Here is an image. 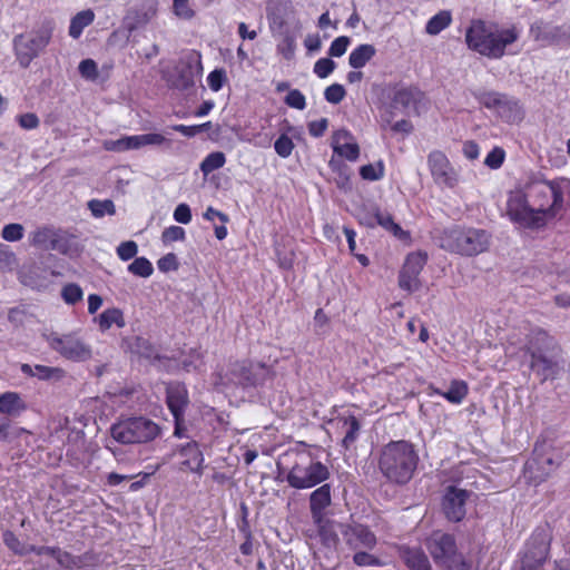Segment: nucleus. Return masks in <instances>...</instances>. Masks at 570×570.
Masks as SVG:
<instances>
[{"label": "nucleus", "mask_w": 570, "mask_h": 570, "mask_svg": "<svg viewBox=\"0 0 570 570\" xmlns=\"http://www.w3.org/2000/svg\"><path fill=\"white\" fill-rule=\"evenodd\" d=\"M570 203V179H547L542 173H531L523 185L509 193L507 214L513 223L529 229L543 228L557 218Z\"/></svg>", "instance_id": "nucleus-1"}, {"label": "nucleus", "mask_w": 570, "mask_h": 570, "mask_svg": "<svg viewBox=\"0 0 570 570\" xmlns=\"http://www.w3.org/2000/svg\"><path fill=\"white\" fill-rule=\"evenodd\" d=\"M520 38V29L512 24L501 27L497 22L473 19L465 30L468 48L489 59H501L508 47Z\"/></svg>", "instance_id": "nucleus-2"}, {"label": "nucleus", "mask_w": 570, "mask_h": 570, "mask_svg": "<svg viewBox=\"0 0 570 570\" xmlns=\"http://www.w3.org/2000/svg\"><path fill=\"white\" fill-rule=\"evenodd\" d=\"M523 348L531 357V370L542 381L553 380L558 376L561 370L558 360L561 347L548 331L539 326L532 327L525 335Z\"/></svg>", "instance_id": "nucleus-3"}, {"label": "nucleus", "mask_w": 570, "mask_h": 570, "mask_svg": "<svg viewBox=\"0 0 570 570\" xmlns=\"http://www.w3.org/2000/svg\"><path fill=\"white\" fill-rule=\"evenodd\" d=\"M419 460V454L411 442L391 441L381 449L377 465L389 482L403 485L413 478Z\"/></svg>", "instance_id": "nucleus-4"}, {"label": "nucleus", "mask_w": 570, "mask_h": 570, "mask_svg": "<svg viewBox=\"0 0 570 570\" xmlns=\"http://www.w3.org/2000/svg\"><path fill=\"white\" fill-rule=\"evenodd\" d=\"M490 238L484 229L454 227L443 232L441 247L462 256H475L488 250Z\"/></svg>", "instance_id": "nucleus-5"}, {"label": "nucleus", "mask_w": 570, "mask_h": 570, "mask_svg": "<svg viewBox=\"0 0 570 570\" xmlns=\"http://www.w3.org/2000/svg\"><path fill=\"white\" fill-rule=\"evenodd\" d=\"M160 426L146 416H132L112 424L110 434L121 444H141L160 435Z\"/></svg>", "instance_id": "nucleus-6"}, {"label": "nucleus", "mask_w": 570, "mask_h": 570, "mask_svg": "<svg viewBox=\"0 0 570 570\" xmlns=\"http://www.w3.org/2000/svg\"><path fill=\"white\" fill-rule=\"evenodd\" d=\"M50 22L43 23L38 29L14 36L12 40L16 59L22 68H28L49 45L52 37Z\"/></svg>", "instance_id": "nucleus-7"}, {"label": "nucleus", "mask_w": 570, "mask_h": 570, "mask_svg": "<svg viewBox=\"0 0 570 570\" xmlns=\"http://www.w3.org/2000/svg\"><path fill=\"white\" fill-rule=\"evenodd\" d=\"M48 346L62 358L75 363H83L92 357L91 345L88 344L77 332L43 334Z\"/></svg>", "instance_id": "nucleus-8"}, {"label": "nucleus", "mask_w": 570, "mask_h": 570, "mask_svg": "<svg viewBox=\"0 0 570 570\" xmlns=\"http://www.w3.org/2000/svg\"><path fill=\"white\" fill-rule=\"evenodd\" d=\"M330 476L326 465L315 461L309 454H301L289 470L286 481L289 487L298 490L313 488Z\"/></svg>", "instance_id": "nucleus-9"}, {"label": "nucleus", "mask_w": 570, "mask_h": 570, "mask_svg": "<svg viewBox=\"0 0 570 570\" xmlns=\"http://www.w3.org/2000/svg\"><path fill=\"white\" fill-rule=\"evenodd\" d=\"M426 548L429 549L433 560L436 564L442 566L449 570H463L465 567L464 559L458 552L454 537L441 531L433 532L426 540Z\"/></svg>", "instance_id": "nucleus-10"}, {"label": "nucleus", "mask_w": 570, "mask_h": 570, "mask_svg": "<svg viewBox=\"0 0 570 570\" xmlns=\"http://www.w3.org/2000/svg\"><path fill=\"white\" fill-rule=\"evenodd\" d=\"M274 376V370L261 362L237 361L229 368V380L244 389L262 386Z\"/></svg>", "instance_id": "nucleus-11"}, {"label": "nucleus", "mask_w": 570, "mask_h": 570, "mask_svg": "<svg viewBox=\"0 0 570 570\" xmlns=\"http://www.w3.org/2000/svg\"><path fill=\"white\" fill-rule=\"evenodd\" d=\"M343 541L352 550H372L377 539L375 533L367 527L361 523H340L337 525Z\"/></svg>", "instance_id": "nucleus-12"}, {"label": "nucleus", "mask_w": 570, "mask_h": 570, "mask_svg": "<svg viewBox=\"0 0 570 570\" xmlns=\"http://www.w3.org/2000/svg\"><path fill=\"white\" fill-rule=\"evenodd\" d=\"M478 101L488 109H495L500 117L509 122L521 119V110L517 101L495 91H482L475 95Z\"/></svg>", "instance_id": "nucleus-13"}, {"label": "nucleus", "mask_w": 570, "mask_h": 570, "mask_svg": "<svg viewBox=\"0 0 570 570\" xmlns=\"http://www.w3.org/2000/svg\"><path fill=\"white\" fill-rule=\"evenodd\" d=\"M428 256L423 253H411L406 256L405 263L399 274V286L407 293L421 288L420 274L426 264Z\"/></svg>", "instance_id": "nucleus-14"}, {"label": "nucleus", "mask_w": 570, "mask_h": 570, "mask_svg": "<svg viewBox=\"0 0 570 570\" xmlns=\"http://www.w3.org/2000/svg\"><path fill=\"white\" fill-rule=\"evenodd\" d=\"M428 165L436 185L448 188H454L458 185L459 175L444 153L440 150L430 153Z\"/></svg>", "instance_id": "nucleus-15"}, {"label": "nucleus", "mask_w": 570, "mask_h": 570, "mask_svg": "<svg viewBox=\"0 0 570 570\" xmlns=\"http://www.w3.org/2000/svg\"><path fill=\"white\" fill-rule=\"evenodd\" d=\"M530 36L541 46H559L570 42V29L556 26L543 20H537L530 26Z\"/></svg>", "instance_id": "nucleus-16"}, {"label": "nucleus", "mask_w": 570, "mask_h": 570, "mask_svg": "<svg viewBox=\"0 0 570 570\" xmlns=\"http://www.w3.org/2000/svg\"><path fill=\"white\" fill-rule=\"evenodd\" d=\"M176 71L177 77L174 80L175 88L179 90L193 88L203 72L200 56L198 53L186 56L176 67Z\"/></svg>", "instance_id": "nucleus-17"}, {"label": "nucleus", "mask_w": 570, "mask_h": 570, "mask_svg": "<svg viewBox=\"0 0 570 570\" xmlns=\"http://www.w3.org/2000/svg\"><path fill=\"white\" fill-rule=\"evenodd\" d=\"M468 497L466 490L453 485L446 488L442 500V509L450 521L459 522L464 518Z\"/></svg>", "instance_id": "nucleus-18"}, {"label": "nucleus", "mask_w": 570, "mask_h": 570, "mask_svg": "<svg viewBox=\"0 0 570 570\" xmlns=\"http://www.w3.org/2000/svg\"><path fill=\"white\" fill-rule=\"evenodd\" d=\"M166 402L175 420H181L189 403L185 384L174 382L166 389Z\"/></svg>", "instance_id": "nucleus-19"}, {"label": "nucleus", "mask_w": 570, "mask_h": 570, "mask_svg": "<svg viewBox=\"0 0 570 570\" xmlns=\"http://www.w3.org/2000/svg\"><path fill=\"white\" fill-rule=\"evenodd\" d=\"M333 150L341 157L350 161H355L360 156V147L354 141L350 131L345 129L337 130L333 136Z\"/></svg>", "instance_id": "nucleus-20"}, {"label": "nucleus", "mask_w": 570, "mask_h": 570, "mask_svg": "<svg viewBox=\"0 0 570 570\" xmlns=\"http://www.w3.org/2000/svg\"><path fill=\"white\" fill-rule=\"evenodd\" d=\"M399 556L410 570H431L429 558L421 548L402 546Z\"/></svg>", "instance_id": "nucleus-21"}, {"label": "nucleus", "mask_w": 570, "mask_h": 570, "mask_svg": "<svg viewBox=\"0 0 570 570\" xmlns=\"http://www.w3.org/2000/svg\"><path fill=\"white\" fill-rule=\"evenodd\" d=\"M21 372L27 376L37 377L41 381H61L66 376V371L57 366H47L37 364L35 366L30 364H21Z\"/></svg>", "instance_id": "nucleus-22"}, {"label": "nucleus", "mask_w": 570, "mask_h": 570, "mask_svg": "<svg viewBox=\"0 0 570 570\" xmlns=\"http://www.w3.org/2000/svg\"><path fill=\"white\" fill-rule=\"evenodd\" d=\"M180 454L186 459L181 462L183 469L191 472L202 473L204 455L199 450L198 443L193 441L180 448Z\"/></svg>", "instance_id": "nucleus-23"}, {"label": "nucleus", "mask_w": 570, "mask_h": 570, "mask_svg": "<svg viewBox=\"0 0 570 570\" xmlns=\"http://www.w3.org/2000/svg\"><path fill=\"white\" fill-rule=\"evenodd\" d=\"M331 504V487L323 484L309 495V508L314 520H321L323 511Z\"/></svg>", "instance_id": "nucleus-24"}, {"label": "nucleus", "mask_w": 570, "mask_h": 570, "mask_svg": "<svg viewBox=\"0 0 570 570\" xmlns=\"http://www.w3.org/2000/svg\"><path fill=\"white\" fill-rule=\"evenodd\" d=\"M317 525L318 535L321 538L322 543L328 548H335L340 541L338 533L340 530L337 525L340 522H335L332 520L324 519L314 520Z\"/></svg>", "instance_id": "nucleus-25"}, {"label": "nucleus", "mask_w": 570, "mask_h": 570, "mask_svg": "<svg viewBox=\"0 0 570 570\" xmlns=\"http://www.w3.org/2000/svg\"><path fill=\"white\" fill-rule=\"evenodd\" d=\"M338 422L342 423V431L344 432V436L342 439V446L345 450L351 449L354 443L356 442L361 424L356 416L348 415V416H342L338 419Z\"/></svg>", "instance_id": "nucleus-26"}, {"label": "nucleus", "mask_w": 570, "mask_h": 570, "mask_svg": "<svg viewBox=\"0 0 570 570\" xmlns=\"http://www.w3.org/2000/svg\"><path fill=\"white\" fill-rule=\"evenodd\" d=\"M27 404L16 392H6L0 395V413L18 416L26 411Z\"/></svg>", "instance_id": "nucleus-27"}, {"label": "nucleus", "mask_w": 570, "mask_h": 570, "mask_svg": "<svg viewBox=\"0 0 570 570\" xmlns=\"http://www.w3.org/2000/svg\"><path fill=\"white\" fill-rule=\"evenodd\" d=\"M376 55V48L370 43H362L354 48L348 56V65L354 69L363 68Z\"/></svg>", "instance_id": "nucleus-28"}, {"label": "nucleus", "mask_w": 570, "mask_h": 570, "mask_svg": "<svg viewBox=\"0 0 570 570\" xmlns=\"http://www.w3.org/2000/svg\"><path fill=\"white\" fill-rule=\"evenodd\" d=\"M422 96V91L416 87H401L394 91L392 100L395 106L409 108L419 102Z\"/></svg>", "instance_id": "nucleus-29"}, {"label": "nucleus", "mask_w": 570, "mask_h": 570, "mask_svg": "<svg viewBox=\"0 0 570 570\" xmlns=\"http://www.w3.org/2000/svg\"><path fill=\"white\" fill-rule=\"evenodd\" d=\"M98 325L102 332L108 331L112 325H116L119 328L125 327L126 321L122 311L117 307L105 309L98 316Z\"/></svg>", "instance_id": "nucleus-30"}, {"label": "nucleus", "mask_w": 570, "mask_h": 570, "mask_svg": "<svg viewBox=\"0 0 570 570\" xmlns=\"http://www.w3.org/2000/svg\"><path fill=\"white\" fill-rule=\"evenodd\" d=\"M376 225L382 226L384 229L391 232L397 236L403 233L399 224L393 220V217L389 213L381 212L377 207L373 208V218L366 222V226L374 227Z\"/></svg>", "instance_id": "nucleus-31"}, {"label": "nucleus", "mask_w": 570, "mask_h": 570, "mask_svg": "<svg viewBox=\"0 0 570 570\" xmlns=\"http://www.w3.org/2000/svg\"><path fill=\"white\" fill-rule=\"evenodd\" d=\"M95 20V13L91 9L82 10L72 17L69 26V36L78 39L83 29L91 24Z\"/></svg>", "instance_id": "nucleus-32"}, {"label": "nucleus", "mask_w": 570, "mask_h": 570, "mask_svg": "<svg viewBox=\"0 0 570 570\" xmlns=\"http://www.w3.org/2000/svg\"><path fill=\"white\" fill-rule=\"evenodd\" d=\"M549 551V543L542 540L534 551H528L522 561L523 567L535 570L546 561Z\"/></svg>", "instance_id": "nucleus-33"}, {"label": "nucleus", "mask_w": 570, "mask_h": 570, "mask_svg": "<svg viewBox=\"0 0 570 570\" xmlns=\"http://www.w3.org/2000/svg\"><path fill=\"white\" fill-rule=\"evenodd\" d=\"M452 22L451 12L443 10L433 16L425 26L426 33L431 36L439 35L442 30L448 28Z\"/></svg>", "instance_id": "nucleus-34"}, {"label": "nucleus", "mask_w": 570, "mask_h": 570, "mask_svg": "<svg viewBox=\"0 0 570 570\" xmlns=\"http://www.w3.org/2000/svg\"><path fill=\"white\" fill-rule=\"evenodd\" d=\"M444 399L453 404H460L468 394V385L463 381H452L446 392H439Z\"/></svg>", "instance_id": "nucleus-35"}, {"label": "nucleus", "mask_w": 570, "mask_h": 570, "mask_svg": "<svg viewBox=\"0 0 570 570\" xmlns=\"http://www.w3.org/2000/svg\"><path fill=\"white\" fill-rule=\"evenodd\" d=\"M88 208L90 209L92 216L97 218H101L105 215H115L116 206L111 199H91L88 202Z\"/></svg>", "instance_id": "nucleus-36"}, {"label": "nucleus", "mask_w": 570, "mask_h": 570, "mask_svg": "<svg viewBox=\"0 0 570 570\" xmlns=\"http://www.w3.org/2000/svg\"><path fill=\"white\" fill-rule=\"evenodd\" d=\"M226 163V157L222 151L210 153L200 164V170L204 175H208L214 170L222 168Z\"/></svg>", "instance_id": "nucleus-37"}, {"label": "nucleus", "mask_w": 570, "mask_h": 570, "mask_svg": "<svg viewBox=\"0 0 570 570\" xmlns=\"http://www.w3.org/2000/svg\"><path fill=\"white\" fill-rule=\"evenodd\" d=\"M541 463H547L549 465H552L553 461H552V459L547 458V459H543L542 461L532 460V461L527 462V464H525V471H527V473H529V479L534 484H539L542 481H544L551 471V469H550L547 472L535 473V471L539 470V465Z\"/></svg>", "instance_id": "nucleus-38"}, {"label": "nucleus", "mask_w": 570, "mask_h": 570, "mask_svg": "<svg viewBox=\"0 0 570 570\" xmlns=\"http://www.w3.org/2000/svg\"><path fill=\"white\" fill-rule=\"evenodd\" d=\"M128 272L135 276L147 278L154 273V267L146 257H137L128 265Z\"/></svg>", "instance_id": "nucleus-39"}, {"label": "nucleus", "mask_w": 570, "mask_h": 570, "mask_svg": "<svg viewBox=\"0 0 570 570\" xmlns=\"http://www.w3.org/2000/svg\"><path fill=\"white\" fill-rule=\"evenodd\" d=\"M61 297L65 303L75 305L76 303L82 301L83 292L78 284L69 283L62 287Z\"/></svg>", "instance_id": "nucleus-40"}, {"label": "nucleus", "mask_w": 570, "mask_h": 570, "mask_svg": "<svg viewBox=\"0 0 570 570\" xmlns=\"http://www.w3.org/2000/svg\"><path fill=\"white\" fill-rule=\"evenodd\" d=\"M360 175L365 180H380L384 176V166L382 161H379L376 166L372 164L364 165L360 168Z\"/></svg>", "instance_id": "nucleus-41"}, {"label": "nucleus", "mask_w": 570, "mask_h": 570, "mask_svg": "<svg viewBox=\"0 0 570 570\" xmlns=\"http://www.w3.org/2000/svg\"><path fill=\"white\" fill-rule=\"evenodd\" d=\"M295 145L291 137L282 134L275 141L274 148L276 154L282 158H287L292 155Z\"/></svg>", "instance_id": "nucleus-42"}, {"label": "nucleus", "mask_w": 570, "mask_h": 570, "mask_svg": "<svg viewBox=\"0 0 570 570\" xmlns=\"http://www.w3.org/2000/svg\"><path fill=\"white\" fill-rule=\"evenodd\" d=\"M365 550L366 549L356 550V552L353 557V561L356 566H358V567H380V566H382V562L377 557L366 552Z\"/></svg>", "instance_id": "nucleus-43"}, {"label": "nucleus", "mask_w": 570, "mask_h": 570, "mask_svg": "<svg viewBox=\"0 0 570 570\" xmlns=\"http://www.w3.org/2000/svg\"><path fill=\"white\" fill-rule=\"evenodd\" d=\"M24 228L21 224L12 223L2 228L1 236L7 242H18L23 237Z\"/></svg>", "instance_id": "nucleus-44"}, {"label": "nucleus", "mask_w": 570, "mask_h": 570, "mask_svg": "<svg viewBox=\"0 0 570 570\" xmlns=\"http://www.w3.org/2000/svg\"><path fill=\"white\" fill-rule=\"evenodd\" d=\"M346 95L345 88L340 83L328 86L324 91V97L327 102L337 105Z\"/></svg>", "instance_id": "nucleus-45"}, {"label": "nucleus", "mask_w": 570, "mask_h": 570, "mask_svg": "<svg viewBox=\"0 0 570 570\" xmlns=\"http://www.w3.org/2000/svg\"><path fill=\"white\" fill-rule=\"evenodd\" d=\"M351 43V39L347 36H340L335 38L328 49V56L330 57H342L346 50L347 47Z\"/></svg>", "instance_id": "nucleus-46"}, {"label": "nucleus", "mask_w": 570, "mask_h": 570, "mask_svg": "<svg viewBox=\"0 0 570 570\" xmlns=\"http://www.w3.org/2000/svg\"><path fill=\"white\" fill-rule=\"evenodd\" d=\"M134 348H135L136 353H138L140 356H144L146 358L157 357L155 347L151 345V343L148 340H146L144 337L136 338Z\"/></svg>", "instance_id": "nucleus-47"}, {"label": "nucleus", "mask_w": 570, "mask_h": 570, "mask_svg": "<svg viewBox=\"0 0 570 570\" xmlns=\"http://www.w3.org/2000/svg\"><path fill=\"white\" fill-rule=\"evenodd\" d=\"M4 544L16 554L26 556L24 543H22L12 531L3 533Z\"/></svg>", "instance_id": "nucleus-48"}, {"label": "nucleus", "mask_w": 570, "mask_h": 570, "mask_svg": "<svg viewBox=\"0 0 570 570\" xmlns=\"http://www.w3.org/2000/svg\"><path fill=\"white\" fill-rule=\"evenodd\" d=\"M335 62L330 58H321L314 65V72L317 77L324 79L328 77L335 69Z\"/></svg>", "instance_id": "nucleus-49"}, {"label": "nucleus", "mask_w": 570, "mask_h": 570, "mask_svg": "<svg viewBox=\"0 0 570 570\" xmlns=\"http://www.w3.org/2000/svg\"><path fill=\"white\" fill-rule=\"evenodd\" d=\"M138 246L134 240H127L119 244L117 255L121 261H129L137 255Z\"/></svg>", "instance_id": "nucleus-50"}, {"label": "nucleus", "mask_w": 570, "mask_h": 570, "mask_svg": "<svg viewBox=\"0 0 570 570\" xmlns=\"http://www.w3.org/2000/svg\"><path fill=\"white\" fill-rule=\"evenodd\" d=\"M285 104L292 108L303 110L306 107V99L298 89H292L285 97Z\"/></svg>", "instance_id": "nucleus-51"}, {"label": "nucleus", "mask_w": 570, "mask_h": 570, "mask_svg": "<svg viewBox=\"0 0 570 570\" xmlns=\"http://www.w3.org/2000/svg\"><path fill=\"white\" fill-rule=\"evenodd\" d=\"M278 51L283 55V57L287 60L292 59L296 49L295 37L292 35H286L282 42L277 47Z\"/></svg>", "instance_id": "nucleus-52"}, {"label": "nucleus", "mask_w": 570, "mask_h": 570, "mask_svg": "<svg viewBox=\"0 0 570 570\" xmlns=\"http://www.w3.org/2000/svg\"><path fill=\"white\" fill-rule=\"evenodd\" d=\"M504 150L495 147L487 155L484 164L492 169L500 168L504 161Z\"/></svg>", "instance_id": "nucleus-53"}, {"label": "nucleus", "mask_w": 570, "mask_h": 570, "mask_svg": "<svg viewBox=\"0 0 570 570\" xmlns=\"http://www.w3.org/2000/svg\"><path fill=\"white\" fill-rule=\"evenodd\" d=\"M80 75L89 80H95L98 77L97 63L92 59H85L79 63Z\"/></svg>", "instance_id": "nucleus-54"}, {"label": "nucleus", "mask_w": 570, "mask_h": 570, "mask_svg": "<svg viewBox=\"0 0 570 570\" xmlns=\"http://www.w3.org/2000/svg\"><path fill=\"white\" fill-rule=\"evenodd\" d=\"M225 81L226 72L224 69H215L207 77L208 86L213 91H219Z\"/></svg>", "instance_id": "nucleus-55"}, {"label": "nucleus", "mask_w": 570, "mask_h": 570, "mask_svg": "<svg viewBox=\"0 0 570 570\" xmlns=\"http://www.w3.org/2000/svg\"><path fill=\"white\" fill-rule=\"evenodd\" d=\"M185 229L179 226H170L164 229L161 239L164 243H173L185 239Z\"/></svg>", "instance_id": "nucleus-56"}, {"label": "nucleus", "mask_w": 570, "mask_h": 570, "mask_svg": "<svg viewBox=\"0 0 570 570\" xmlns=\"http://www.w3.org/2000/svg\"><path fill=\"white\" fill-rule=\"evenodd\" d=\"M178 261L175 254L169 253L158 259L157 266L161 272L176 271L178 268Z\"/></svg>", "instance_id": "nucleus-57"}, {"label": "nucleus", "mask_w": 570, "mask_h": 570, "mask_svg": "<svg viewBox=\"0 0 570 570\" xmlns=\"http://www.w3.org/2000/svg\"><path fill=\"white\" fill-rule=\"evenodd\" d=\"M17 119L20 127L27 130L37 128L40 122L38 116L33 112L19 115Z\"/></svg>", "instance_id": "nucleus-58"}, {"label": "nucleus", "mask_w": 570, "mask_h": 570, "mask_svg": "<svg viewBox=\"0 0 570 570\" xmlns=\"http://www.w3.org/2000/svg\"><path fill=\"white\" fill-rule=\"evenodd\" d=\"M174 219L180 224H188L191 220V212L187 204H179L174 210Z\"/></svg>", "instance_id": "nucleus-59"}, {"label": "nucleus", "mask_w": 570, "mask_h": 570, "mask_svg": "<svg viewBox=\"0 0 570 570\" xmlns=\"http://www.w3.org/2000/svg\"><path fill=\"white\" fill-rule=\"evenodd\" d=\"M189 0H174L175 13L183 19L194 17V11L188 6Z\"/></svg>", "instance_id": "nucleus-60"}, {"label": "nucleus", "mask_w": 570, "mask_h": 570, "mask_svg": "<svg viewBox=\"0 0 570 570\" xmlns=\"http://www.w3.org/2000/svg\"><path fill=\"white\" fill-rule=\"evenodd\" d=\"M52 558H55L61 567L67 569H71L76 564L73 557L59 548L56 549Z\"/></svg>", "instance_id": "nucleus-61"}, {"label": "nucleus", "mask_w": 570, "mask_h": 570, "mask_svg": "<svg viewBox=\"0 0 570 570\" xmlns=\"http://www.w3.org/2000/svg\"><path fill=\"white\" fill-rule=\"evenodd\" d=\"M328 121L326 118L315 120L308 124V132L313 137H322L327 129Z\"/></svg>", "instance_id": "nucleus-62"}, {"label": "nucleus", "mask_w": 570, "mask_h": 570, "mask_svg": "<svg viewBox=\"0 0 570 570\" xmlns=\"http://www.w3.org/2000/svg\"><path fill=\"white\" fill-rule=\"evenodd\" d=\"M50 237V230L47 228L37 229L31 234L30 242L33 246L42 247Z\"/></svg>", "instance_id": "nucleus-63"}, {"label": "nucleus", "mask_w": 570, "mask_h": 570, "mask_svg": "<svg viewBox=\"0 0 570 570\" xmlns=\"http://www.w3.org/2000/svg\"><path fill=\"white\" fill-rule=\"evenodd\" d=\"M128 139H127V136L126 137H122V138H119L117 140H108L105 142V148L107 150H110V151H126V150H129L128 149Z\"/></svg>", "instance_id": "nucleus-64"}]
</instances>
